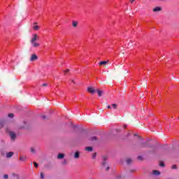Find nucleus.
I'll return each mask as SVG.
<instances>
[{
	"instance_id": "f257e3e1",
	"label": "nucleus",
	"mask_w": 179,
	"mask_h": 179,
	"mask_svg": "<svg viewBox=\"0 0 179 179\" xmlns=\"http://www.w3.org/2000/svg\"><path fill=\"white\" fill-rule=\"evenodd\" d=\"M37 40H38V36L37 34L32 35V38L30 40V43L34 48H37V47H40V43L36 42Z\"/></svg>"
},
{
	"instance_id": "f03ea898",
	"label": "nucleus",
	"mask_w": 179,
	"mask_h": 179,
	"mask_svg": "<svg viewBox=\"0 0 179 179\" xmlns=\"http://www.w3.org/2000/svg\"><path fill=\"white\" fill-rule=\"evenodd\" d=\"M162 10H163V8L160 6L155 7L152 9V12H154V13H157V12H162Z\"/></svg>"
},
{
	"instance_id": "7ed1b4c3",
	"label": "nucleus",
	"mask_w": 179,
	"mask_h": 179,
	"mask_svg": "<svg viewBox=\"0 0 179 179\" xmlns=\"http://www.w3.org/2000/svg\"><path fill=\"white\" fill-rule=\"evenodd\" d=\"M38 59V57L36 56V54L31 55L29 61L31 62H34V61H37Z\"/></svg>"
},
{
	"instance_id": "20e7f679",
	"label": "nucleus",
	"mask_w": 179,
	"mask_h": 179,
	"mask_svg": "<svg viewBox=\"0 0 179 179\" xmlns=\"http://www.w3.org/2000/svg\"><path fill=\"white\" fill-rule=\"evenodd\" d=\"M9 135L11 141H15V139H16V134L14 131H10Z\"/></svg>"
},
{
	"instance_id": "39448f33",
	"label": "nucleus",
	"mask_w": 179,
	"mask_h": 179,
	"mask_svg": "<svg viewBox=\"0 0 179 179\" xmlns=\"http://www.w3.org/2000/svg\"><path fill=\"white\" fill-rule=\"evenodd\" d=\"M87 92H89V93H91L92 94H93V93H94V92H96V90H94V88L90 87L87 88Z\"/></svg>"
},
{
	"instance_id": "423d86ee",
	"label": "nucleus",
	"mask_w": 179,
	"mask_h": 179,
	"mask_svg": "<svg viewBox=\"0 0 179 179\" xmlns=\"http://www.w3.org/2000/svg\"><path fill=\"white\" fill-rule=\"evenodd\" d=\"M20 162H26V160H27V157H26L24 155H20Z\"/></svg>"
},
{
	"instance_id": "0eeeda50",
	"label": "nucleus",
	"mask_w": 179,
	"mask_h": 179,
	"mask_svg": "<svg viewBox=\"0 0 179 179\" xmlns=\"http://www.w3.org/2000/svg\"><path fill=\"white\" fill-rule=\"evenodd\" d=\"M108 62H110L109 60L100 62L99 66H101V65H104V66H106V65H107V64H108Z\"/></svg>"
},
{
	"instance_id": "6e6552de",
	"label": "nucleus",
	"mask_w": 179,
	"mask_h": 179,
	"mask_svg": "<svg viewBox=\"0 0 179 179\" xmlns=\"http://www.w3.org/2000/svg\"><path fill=\"white\" fill-rule=\"evenodd\" d=\"M80 157V152L76 151L74 154V159H79Z\"/></svg>"
},
{
	"instance_id": "1a4fd4ad",
	"label": "nucleus",
	"mask_w": 179,
	"mask_h": 179,
	"mask_svg": "<svg viewBox=\"0 0 179 179\" xmlns=\"http://www.w3.org/2000/svg\"><path fill=\"white\" fill-rule=\"evenodd\" d=\"M14 153L13 152H9L6 153V157L7 159H10V157H12L13 156Z\"/></svg>"
},
{
	"instance_id": "9d476101",
	"label": "nucleus",
	"mask_w": 179,
	"mask_h": 179,
	"mask_svg": "<svg viewBox=\"0 0 179 179\" xmlns=\"http://www.w3.org/2000/svg\"><path fill=\"white\" fill-rule=\"evenodd\" d=\"M33 29L34 30H38V29H40V27H38V25H37V22L34 23Z\"/></svg>"
},
{
	"instance_id": "9b49d317",
	"label": "nucleus",
	"mask_w": 179,
	"mask_h": 179,
	"mask_svg": "<svg viewBox=\"0 0 179 179\" xmlns=\"http://www.w3.org/2000/svg\"><path fill=\"white\" fill-rule=\"evenodd\" d=\"M103 162H102V166L104 167V166H106V164H107V157H103Z\"/></svg>"
},
{
	"instance_id": "f8f14e48",
	"label": "nucleus",
	"mask_w": 179,
	"mask_h": 179,
	"mask_svg": "<svg viewBox=\"0 0 179 179\" xmlns=\"http://www.w3.org/2000/svg\"><path fill=\"white\" fill-rule=\"evenodd\" d=\"M64 157H65V155H64V154L59 153V154L57 155V159H64Z\"/></svg>"
},
{
	"instance_id": "ddd939ff",
	"label": "nucleus",
	"mask_w": 179,
	"mask_h": 179,
	"mask_svg": "<svg viewBox=\"0 0 179 179\" xmlns=\"http://www.w3.org/2000/svg\"><path fill=\"white\" fill-rule=\"evenodd\" d=\"M152 174H154V176H160V171L154 170Z\"/></svg>"
},
{
	"instance_id": "4468645a",
	"label": "nucleus",
	"mask_w": 179,
	"mask_h": 179,
	"mask_svg": "<svg viewBox=\"0 0 179 179\" xmlns=\"http://www.w3.org/2000/svg\"><path fill=\"white\" fill-rule=\"evenodd\" d=\"M78 21H73L72 22V26L73 27H78Z\"/></svg>"
},
{
	"instance_id": "2eb2a0df",
	"label": "nucleus",
	"mask_w": 179,
	"mask_h": 179,
	"mask_svg": "<svg viewBox=\"0 0 179 179\" xmlns=\"http://www.w3.org/2000/svg\"><path fill=\"white\" fill-rule=\"evenodd\" d=\"M85 150H87V152H92L93 150V148L92 147H86Z\"/></svg>"
},
{
	"instance_id": "dca6fc26",
	"label": "nucleus",
	"mask_w": 179,
	"mask_h": 179,
	"mask_svg": "<svg viewBox=\"0 0 179 179\" xmlns=\"http://www.w3.org/2000/svg\"><path fill=\"white\" fill-rule=\"evenodd\" d=\"M97 93H98V96H99V97H101V96H103V91L98 90H96Z\"/></svg>"
},
{
	"instance_id": "f3484780",
	"label": "nucleus",
	"mask_w": 179,
	"mask_h": 179,
	"mask_svg": "<svg viewBox=\"0 0 179 179\" xmlns=\"http://www.w3.org/2000/svg\"><path fill=\"white\" fill-rule=\"evenodd\" d=\"M3 125H5V121L1 120L0 121V128H3Z\"/></svg>"
},
{
	"instance_id": "a211bd4d",
	"label": "nucleus",
	"mask_w": 179,
	"mask_h": 179,
	"mask_svg": "<svg viewBox=\"0 0 179 179\" xmlns=\"http://www.w3.org/2000/svg\"><path fill=\"white\" fill-rule=\"evenodd\" d=\"M90 141H91L92 142H93L94 141H97V137L96 136L91 137L90 138Z\"/></svg>"
},
{
	"instance_id": "6ab92c4d",
	"label": "nucleus",
	"mask_w": 179,
	"mask_h": 179,
	"mask_svg": "<svg viewBox=\"0 0 179 179\" xmlns=\"http://www.w3.org/2000/svg\"><path fill=\"white\" fill-rule=\"evenodd\" d=\"M127 164H131V163H132V159L128 158L127 160H126Z\"/></svg>"
},
{
	"instance_id": "aec40b11",
	"label": "nucleus",
	"mask_w": 179,
	"mask_h": 179,
	"mask_svg": "<svg viewBox=\"0 0 179 179\" xmlns=\"http://www.w3.org/2000/svg\"><path fill=\"white\" fill-rule=\"evenodd\" d=\"M97 156V154L96 153V152H94L93 154H92V159H96V157Z\"/></svg>"
},
{
	"instance_id": "412c9836",
	"label": "nucleus",
	"mask_w": 179,
	"mask_h": 179,
	"mask_svg": "<svg viewBox=\"0 0 179 179\" xmlns=\"http://www.w3.org/2000/svg\"><path fill=\"white\" fill-rule=\"evenodd\" d=\"M112 107L114 108V110H117V104L115 103L112 104Z\"/></svg>"
},
{
	"instance_id": "4be33fe9",
	"label": "nucleus",
	"mask_w": 179,
	"mask_h": 179,
	"mask_svg": "<svg viewBox=\"0 0 179 179\" xmlns=\"http://www.w3.org/2000/svg\"><path fill=\"white\" fill-rule=\"evenodd\" d=\"M8 117H9L10 118H13L14 115H13V113H10L8 115Z\"/></svg>"
},
{
	"instance_id": "5701e85b",
	"label": "nucleus",
	"mask_w": 179,
	"mask_h": 179,
	"mask_svg": "<svg viewBox=\"0 0 179 179\" xmlns=\"http://www.w3.org/2000/svg\"><path fill=\"white\" fill-rule=\"evenodd\" d=\"M31 153H36V150H34V148H31Z\"/></svg>"
},
{
	"instance_id": "b1692460",
	"label": "nucleus",
	"mask_w": 179,
	"mask_h": 179,
	"mask_svg": "<svg viewBox=\"0 0 179 179\" xmlns=\"http://www.w3.org/2000/svg\"><path fill=\"white\" fill-rule=\"evenodd\" d=\"M41 178H44V173L43 172L41 173Z\"/></svg>"
},
{
	"instance_id": "393cba45",
	"label": "nucleus",
	"mask_w": 179,
	"mask_h": 179,
	"mask_svg": "<svg viewBox=\"0 0 179 179\" xmlns=\"http://www.w3.org/2000/svg\"><path fill=\"white\" fill-rule=\"evenodd\" d=\"M3 178L8 179V178H9V176L6 174V175L3 176Z\"/></svg>"
},
{
	"instance_id": "a878e982",
	"label": "nucleus",
	"mask_w": 179,
	"mask_h": 179,
	"mask_svg": "<svg viewBox=\"0 0 179 179\" xmlns=\"http://www.w3.org/2000/svg\"><path fill=\"white\" fill-rule=\"evenodd\" d=\"M159 166H160L161 167H164V163L161 162V163L159 164Z\"/></svg>"
},
{
	"instance_id": "bb28decb",
	"label": "nucleus",
	"mask_w": 179,
	"mask_h": 179,
	"mask_svg": "<svg viewBox=\"0 0 179 179\" xmlns=\"http://www.w3.org/2000/svg\"><path fill=\"white\" fill-rule=\"evenodd\" d=\"M34 165L35 167H38V164H36V162H34Z\"/></svg>"
},
{
	"instance_id": "cd10ccee",
	"label": "nucleus",
	"mask_w": 179,
	"mask_h": 179,
	"mask_svg": "<svg viewBox=\"0 0 179 179\" xmlns=\"http://www.w3.org/2000/svg\"><path fill=\"white\" fill-rule=\"evenodd\" d=\"M69 72V69H66V71H64V75H66V73H68Z\"/></svg>"
},
{
	"instance_id": "c85d7f7f",
	"label": "nucleus",
	"mask_w": 179,
	"mask_h": 179,
	"mask_svg": "<svg viewBox=\"0 0 179 179\" xmlns=\"http://www.w3.org/2000/svg\"><path fill=\"white\" fill-rule=\"evenodd\" d=\"M171 169H173V170L177 169V166L176 165H173Z\"/></svg>"
},
{
	"instance_id": "c756f323",
	"label": "nucleus",
	"mask_w": 179,
	"mask_h": 179,
	"mask_svg": "<svg viewBox=\"0 0 179 179\" xmlns=\"http://www.w3.org/2000/svg\"><path fill=\"white\" fill-rule=\"evenodd\" d=\"M138 160H143V158L142 157H141V156H138Z\"/></svg>"
},
{
	"instance_id": "7c9ffc66",
	"label": "nucleus",
	"mask_w": 179,
	"mask_h": 179,
	"mask_svg": "<svg viewBox=\"0 0 179 179\" xmlns=\"http://www.w3.org/2000/svg\"><path fill=\"white\" fill-rule=\"evenodd\" d=\"M106 170V171H108V170H110V166H107Z\"/></svg>"
},
{
	"instance_id": "2f4dec72",
	"label": "nucleus",
	"mask_w": 179,
	"mask_h": 179,
	"mask_svg": "<svg viewBox=\"0 0 179 179\" xmlns=\"http://www.w3.org/2000/svg\"><path fill=\"white\" fill-rule=\"evenodd\" d=\"M42 118H43V120H45V118H47V117H45V116H42Z\"/></svg>"
},
{
	"instance_id": "473e14b6",
	"label": "nucleus",
	"mask_w": 179,
	"mask_h": 179,
	"mask_svg": "<svg viewBox=\"0 0 179 179\" xmlns=\"http://www.w3.org/2000/svg\"><path fill=\"white\" fill-rule=\"evenodd\" d=\"M130 2H131V3H132L135 2V0H130Z\"/></svg>"
},
{
	"instance_id": "72a5a7b5",
	"label": "nucleus",
	"mask_w": 179,
	"mask_h": 179,
	"mask_svg": "<svg viewBox=\"0 0 179 179\" xmlns=\"http://www.w3.org/2000/svg\"><path fill=\"white\" fill-rule=\"evenodd\" d=\"M42 86H47V83L43 84Z\"/></svg>"
},
{
	"instance_id": "f704fd0d",
	"label": "nucleus",
	"mask_w": 179,
	"mask_h": 179,
	"mask_svg": "<svg viewBox=\"0 0 179 179\" xmlns=\"http://www.w3.org/2000/svg\"><path fill=\"white\" fill-rule=\"evenodd\" d=\"M108 108H111V106L110 105L108 106Z\"/></svg>"
},
{
	"instance_id": "c9c22d12",
	"label": "nucleus",
	"mask_w": 179,
	"mask_h": 179,
	"mask_svg": "<svg viewBox=\"0 0 179 179\" xmlns=\"http://www.w3.org/2000/svg\"><path fill=\"white\" fill-rule=\"evenodd\" d=\"M159 1H160L161 2H163V1H166V0H159Z\"/></svg>"
},
{
	"instance_id": "e433bc0d",
	"label": "nucleus",
	"mask_w": 179,
	"mask_h": 179,
	"mask_svg": "<svg viewBox=\"0 0 179 179\" xmlns=\"http://www.w3.org/2000/svg\"><path fill=\"white\" fill-rule=\"evenodd\" d=\"M142 148H145V143L143 144Z\"/></svg>"
},
{
	"instance_id": "4c0bfd02",
	"label": "nucleus",
	"mask_w": 179,
	"mask_h": 179,
	"mask_svg": "<svg viewBox=\"0 0 179 179\" xmlns=\"http://www.w3.org/2000/svg\"><path fill=\"white\" fill-rule=\"evenodd\" d=\"M71 82H73H73H74L73 80H71Z\"/></svg>"
}]
</instances>
